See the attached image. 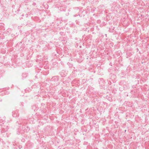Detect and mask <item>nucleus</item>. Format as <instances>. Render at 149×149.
I'll list each match as a JSON object with an SVG mask.
<instances>
[{"mask_svg": "<svg viewBox=\"0 0 149 149\" xmlns=\"http://www.w3.org/2000/svg\"><path fill=\"white\" fill-rule=\"evenodd\" d=\"M110 76L111 77L113 76L114 79L115 78V76L113 74H110Z\"/></svg>", "mask_w": 149, "mask_h": 149, "instance_id": "12", "label": "nucleus"}, {"mask_svg": "<svg viewBox=\"0 0 149 149\" xmlns=\"http://www.w3.org/2000/svg\"><path fill=\"white\" fill-rule=\"evenodd\" d=\"M58 80V78L56 76H54L51 79L50 81L53 82H55L57 81Z\"/></svg>", "mask_w": 149, "mask_h": 149, "instance_id": "5", "label": "nucleus"}, {"mask_svg": "<svg viewBox=\"0 0 149 149\" xmlns=\"http://www.w3.org/2000/svg\"><path fill=\"white\" fill-rule=\"evenodd\" d=\"M30 129V128L27 126L22 125V127L20 126L17 130V134L19 135L20 134H22L24 132H28Z\"/></svg>", "mask_w": 149, "mask_h": 149, "instance_id": "1", "label": "nucleus"}, {"mask_svg": "<svg viewBox=\"0 0 149 149\" xmlns=\"http://www.w3.org/2000/svg\"><path fill=\"white\" fill-rule=\"evenodd\" d=\"M31 89L29 88H26L25 90V91L26 92H29L31 91Z\"/></svg>", "mask_w": 149, "mask_h": 149, "instance_id": "10", "label": "nucleus"}, {"mask_svg": "<svg viewBox=\"0 0 149 149\" xmlns=\"http://www.w3.org/2000/svg\"><path fill=\"white\" fill-rule=\"evenodd\" d=\"M8 129V126H6V127H4V126H3L2 127V129L1 131V132L2 133L5 132L7 131Z\"/></svg>", "mask_w": 149, "mask_h": 149, "instance_id": "4", "label": "nucleus"}, {"mask_svg": "<svg viewBox=\"0 0 149 149\" xmlns=\"http://www.w3.org/2000/svg\"><path fill=\"white\" fill-rule=\"evenodd\" d=\"M108 84H109V85H111V81H109V82H108Z\"/></svg>", "mask_w": 149, "mask_h": 149, "instance_id": "13", "label": "nucleus"}, {"mask_svg": "<svg viewBox=\"0 0 149 149\" xmlns=\"http://www.w3.org/2000/svg\"><path fill=\"white\" fill-rule=\"evenodd\" d=\"M4 71L3 70H0V77L4 73Z\"/></svg>", "mask_w": 149, "mask_h": 149, "instance_id": "11", "label": "nucleus"}, {"mask_svg": "<svg viewBox=\"0 0 149 149\" xmlns=\"http://www.w3.org/2000/svg\"><path fill=\"white\" fill-rule=\"evenodd\" d=\"M17 123H18V124H21V123H22V122L20 121L19 122H18V121L17 122Z\"/></svg>", "mask_w": 149, "mask_h": 149, "instance_id": "14", "label": "nucleus"}, {"mask_svg": "<svg viewBox=\"0 0 149 149\" xmlns=\"http://www.w3.org/2000/svg\"><path fill=\"white\" fill-rule=\"evenodd\" d=\"M13 116L14 117H16L19 115L18 111L17 110L13 111L12 112Z\"/></svg>", "mask_w": 149, "mask_h": 149, "instance_id": "6", "label": "nucleus"}, {"mask_svg": "<svg viewBox=\"0 0 149 149\" xmlns=\"http://www.w3.org/2000/svg\"><path fill=\"white\" fill-rule=\"evenodd\" d=\"M5 118L3 117V119H2L1 117H0V125H1L2 124H3L5 122Z\"/></svg>", "mask_w": 149, "mask_h": 149, "instance_id": "7", "label": "nucleus"}, {"mask_svg": "<svg viewBox=\"0 0 149 149\" xmlns=\"http://www.w3.org/2000/svg\"><path fill=\"white\" fill-rule=\"evenodd\" d=\"M67 74V73L65 72L64 70H63L61 73V75L62 77H64L66 76Z\"/></svg>", "mask_w": 149, "mask_h": 149, "instance_id": "8", "label": "nucleus"}, {"mask_svg": "<svg viewBox=\"0 0 149 149\" xmlns=\"http://www.w3.org/2000/svg\"><path fill=\"white\" fill-rule=\"evenodd\" d=\"M24 140H25L24 139H22L21 140L22 141L24 142Z\"/></svg>", "mask_w": 149, "mask_h": 149, "instance_id": "15", "label": "nucleus"}, {"mask_svg": "<svg viewBox=\"0 0 149 149\" xmlns=\"http://www.w3.org/2000/svg\"><path fill=\"white\" fill-rule=\"evenodd\" d=\"M109 30L111 32H112V30H111V29L109 28Z\"/></svg>", "mask_w": 149, "mask_h": 149, "instance_id": "16", "label": "nucleus"}, {"mask_svg": "<svg viewBox=\"0 0 149 149\" xmlns=\"http://www.w3.org/2000/svg\"><path fill=\"white\" fill-rule=\"evenodd\" d=\"M22 76L23 78H25L28 76V74L26 73H23L22 74Z\"/></svg>", "mask_w": 149, "mask_h": 149, "instance_id": "9", "label": "nucleus"}, {"mask_svg": "<svg viewBox=\"0 0 149 149\" xmlns=\"http://www.w3.org/2000/svg\"><path fill=\"white\" fill-rule=\"evenodd\" d=\"M98 81L100 85L101 86H102L105 85V83L102 78H100L99 79Z\"/></svg>", "mask_w": 149, "mask_h": 149, "instance_id": "2", "label": "nucleus"}, {"mask_svg": "<svg viewBox=\"0 0 149 149\" xmlns=\"http://www.w3.org/2000/svg\"><path fill=\"white\" fill-rule=\"evenodd\" d=\"M48 66H41L40 67V70L45 71L47 72V69L49 68H48Z\"/></svg>", "mask_w": 149, "mask_h": 149, "instance_id": "3", "label": "nucleus"}]
</instances>
